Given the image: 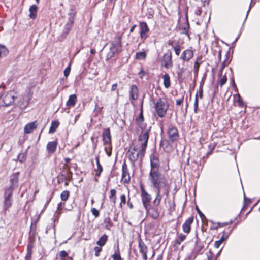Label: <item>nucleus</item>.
Returning a JSON list of instances; mask_svg holds the SVG:
<instances>
[{
  "label": "nucleus",
  "instance_id": "1",
  "mask_svg": "<svg viewBox=\"0 0 260 260\" xmlns=\"http://www.w3.org/2000/svg\"><path fill=\"white\" fill-rule=\"evenodd\" d=\"M149 179L152 184L153 190L156 193V198L153 201V204L159 205L163 196H168L170 185L164 175L159 171H151Z\"/></svg>",
  "mask_w": 260,
  "mask_h": 260
},
{
  "label": "nucleus",
  "instance_id": "2",
  "mask_svg": "<svg viewBox=\"0 0 260 260\" xmlns=\"http://www.w3.org/2000/svg\"><path fill=\"white\" fill-rule=\"evenodd\" d=\"M149 138V131L143 130L141 133L139 139V145L129 149L127 154L132 161H136L139 157L142 159L144 156Z\"/></svg>",
  "mask_w": 260,
  "mask_h": 260
},
{
  "label": "nucleus",
  "instance_id": "3",
  "mask_svg": "<svg viewBox=\"0 0 260 260\" xmlns=\"http://www.w3.org/2000/svg\"><path fill=\"white\" fill-rule=\"evenodd\" d=\"M121 39L120 36H117L114 38V40L110 43V47L106 56L107 60L110 59L116 54H117L121 51L122 47Z\"/></svg>",
  "mask_w": 260,
  "mask_h": 260
},
{
  "label": "nucleus",
  "instance_id": "4",
  "mask_svg": "<svg viewBox=\"0 0 260 260\" xmlns=\"http://www.w3.org/2000/svg\"><path fill=\"white\" fill-rule=\"evenodd\" d=\"M15 93L10 91L4 93L0 95V108L11 105L15 99Z\"/></svg>",
  "mask_w": 260,
  "mask_h": 260
},
{
  "label": "nucleus",
  "instance_id": "5",
  "mask_svg": "<svg viewBox=\"0 0 260 260\" xmlns=\"http://www.w3.org/2000/svg\"><path fill=\"white\" fill-rule=\"evenodd\" d=\"M156 111L160 117H164L169 108L168 103L164 100L159 99L155 105Z\"/></svg>",
  "mask_w": 260,
  "mask_h": 260
},
{
  "label": "nucleus",
  "instance_id": "6",
  "mask_svg": "<svg viewBox=\"0 0 260 260\" xmlns=\"http://www.w3.org/2000/svg\"><path fill=\"white\" fill-rule=\"evenodd\" d=\"M13 191L11 189H6L4 194V208L7 210L12 206Z\"/></svg>",
  "mask_w": 260,
  "mask_h": 260
},
{
  "label": "nucleus",
  "instance_id": "7",
  "mask_svg": "<svg viewBox=\"0 0 260 260\" xmlns=\"http://www.w3.org/2000/svg\"><path fill=\"white\" fill-rule=\"evenodd\" d=\"M141 199L143 206L145 208H147L148 207V205H150V202L151 200V195L148 193L142 185L141 186Z\"/></svg>",
  "mask_w": 260,
  "mask_h": 260
},
{
  "label": "nucleus",
  "instance_id": "8",
  "mask_svg": "<svg viewBox=\"0 0 260 260\" xmlns=\"http://www.w3.org/2000/svg\"><path fill=\"white\" fill-rule=\"evenodd\" d=\"M152 206L151 205H148L147 208H145L147 211V214L153 218V219H157L159 216V212L158 211L157 206L158 205H155Z\"/></svg>",
  "mask_w": 260,
  "mask_h": 260
},
{
  "label": "nucleus",
  "instance_id": "9",
  "mask_svg": "<svg viewBox=\"0 0 260 260\" xmlns=\"http://www.w3.org/2000/svg\"><path fill=\"white\" fill-rule=\"evenodd\" d=\"M19 172H16L13 173L10 177V186L7 189H11V190L16 188L18 186Z\"/></svg>",
  "mask_w": 260,
  "mask_h": 260
},
{
  "label": "nucleus",
  "instance_id": "10",
  "mask_svg": "<svg viewBox=\"0 0 260 260\" xmlns=\"http://www.w3.org/2000/svg\"><path fill=\"white\" fill-rule=\"evenodd\" d=\"M140 36L141 40L144 41L148 37V32L149 29L147 23L145 22H142L140 23Z\"/></svg>",
  "mask_w": 260,
  "mask_h": 260
},
{
  "label": "nucleus",
  "instance_id": "11",
  "mask_svg": "<svg viewBox=\"0 0 260 260\" xmlns=\"http://www.w3.org/2000/svg\"><path fill=\"white\" fill-rule=\"evenodd\" d=\"M162 64L166 68H169L173 66L172 61V54L171 52L166 53L163 56Z\"/></svg>",
  "mask_w": 260,
  "mask_h": 260
},
{
  "label": "nucleus",
  "instance_id": "12",
  "mask_svg": "<svg viewBox=\"0 0 260 260\" xmlns=\"http://www.w3.org/2000/svg\"><path fill=\"white\" fill-rule=\"evenodd\" d=\"M168 134L169 139L172 142H174L177 140L179 138L178 131L177 128H176L174 127H170L168 129Z\"/></svg>",
  "mask_w": 260,
  "mask_h": 260
},
{
  "label": "nucleus",
  "instance_id": "13",
  "mask_svg": "<svg viewBox=\"0 0 260 260\" xmlns=\"http://www.w3.org/2000/svg\"><path fill=\"white\" fill-rule=\"evenodd\" d=\"M151 161V171H158V168L159 167V160L156 156L154 154H152L150 156Z\"/></svg>",
  "mask_w": 260,
  "mask_h": 260
},
{
  "label": "nucleus",
  "instance_id": "14",
  "mask_svg": "<svg viewBox=\"0 0 260 260\" xmlns=\"http://www.w3.org/2000/svg\"><path fill=\"white\" fill-rule=\"evenodd\" d=\"M102 137L104 144L107 145L108 146H110L111 143V138L109 128H108L104 130Z\"/></svg>",
  "mask_w": 260,
  "mask_h": 260
},
{
  "label": "nucleus",
  "instance_id": "15",
  "mask_svg": "<svg viewBox=\"0 0 260 260\" xmlns=\"http://www.w3.org/2000/svg\"><path fill=\"white\" fill-rule=\"evenodd\" d=\"M129 100L132 102V101L135 100L138 98V88L137 87L133 85L130 87V90L129 91Z\"/></svg>",
  "mask_w": 260,
  "mask_h": 260
},
{
  "label": "nucleus",
  "instance_id": "16",
  "mask_svg": "<svg viewBox=\"0 0 260 260\" xmlns=\"http://www.w3.org/2000/svg\"><path fill=\"white\" fill-rule=\"evenodd\" d=\"M193 221V217H189L182 225V229L186 234L189 233L191 230L190 225Z\"/></svg>",
  "mask_w": 260,
  "mask_h": 260
},
{
  "label": "nucleus",
  "instance_id": "17",
  "mask_svg": "<svg viewBox=\"0 0 260 260\" xmlns=\"http://www.w3.org/2000/svg\"><path fill=\"white\" fill-rule=\"evenodd\" d=\"M139 248L140 252L142 254L143 259L147 260V247L142 240H140L139 242Z\"/></svg>",
  "mask_w": 260,
  "mask_h": 260
},
{
  "label": "nucleus",
  "instance_id": "18",
  "mask_svg": "<svg viewBox=\"0 0 260 260\" xmlns=\"http://www.w3.org/2000/svg\"><path fill=\"white\" fill-rule=\"evenodd\" d=\"M122 181L124 183H128L130 181V176L126 164L122 166Z\"/></svg>",
  "mask_w": 260,
  "mask_h": 260
},
{
  "label": "nucleus",
  "instance_id": "19",
  "mask_svg": "<svg viewBox=\"0 0 260 260\" xmlns=\"http://www.w3.org/2000/svg\"><path fill=\"white\" fill-rule=\"evenodd\" d=\"M193 51L192 50L187 49L183 52L181 56V58L184 61H188L193 57Z\"/></svg>",
  "mask_w": 260,
  "mask_h": 260
},
{
  "label": "nucleus",
  "instance_id": "20",
  "mask_svg": "<svg viewBox=\"0 0 260 260\" xmlns=\"http://www.w3.org/2000/svg\"><path fill=\"white\" fill-rule=\"evenodd\" d=\"M36 121L30 122L25 125L24 131L25 134L30 133L34 129L37 127Z\"/></svg>",
  "mask_w": 260,
  "mask_h": 260
},
{
  "label": "nucleus",
  "instance_id": "21",
  "mask_svg": "<svg viewBox=\"0 0 260 260\" xmlns=\"http://www.w3.org/2000/svg\"><path fill=\"white\" fill-rule=\"evenodd\" d=\"M57 143L56 141L50 142L47 145V150L50 153H54L56 151Z\"/></svg>",
  "mask_w": 260,
  "mask_h": 260
},
{
  "label": "nucleus",
  "instance_id": "22",
  "mask_svg": "<svg viewBox=\"0 0 260 260\" xmlns=\"http://www.w3.org/2000/svg\"><path fill=\"white\" fill-rule=\"evenodd\" d=\"M38 7L36 5H33L31 6L29 9V16L31 19H35L36 18Z\"/></svg>",
  "mask_w": 260,
  "mask_h": 260
},
{
  "label": "nucleus",
  "instance_id": "23",
  "mask_svg": "<svg viewBox=\"0 0 260 260\" xmlns=\"http://www.w3.org/2000/svg\"><path fill=\"white\" fill-rule=\"evenodd\" d=\"M77 100V96L76 94H72L70 95L68 100L67 102L66 105L68 106H74Z\"/></svg>",
  "mask_w": 260,
  "mask_h": 260
},
{
  "label": "nucleus",
  "instance_id": "24",
  "mask_svg": "<svg viewBox=\"0 0 260 260\" xmlns=\"http://www.w3.org/2000/svg\"><path fill=\"white\" fill-rule=\"evenodd\" d=\"M162 79L164 86L166 88H168L170 86V78L169 75L166 73L163 75Z\"/></svg>",
  "mask_w": 260,
  "mask_h": 260
},
{
  "label": "nucleus",
  "instance_id": "25",
  "mask_svg": "<svg viewBox=\"0 0 260 260\" xmlns=\"http://www.w3.org/2000/svg\"><path fill=\"white\" fill-rule=\"evenodd\" d=\"M96 162L97 165V169L95 171V176L97 177H100L101 173L103 171V168L101 165L100 163L99 158V157H96Z\"/></svg>",
  "mask_w": 260,
  "mask_h": 260
},
{
  "label": "nucleus",
  "instance_id": "26",
  "mask_svg": "<svg viewBox=\"0 0 260 260\" xmlns=\"http://www.w3.org/2000/svg\"><path fill=\"white\" fill-rule=\"evenodd\" d=\"M8 53L9 50L5 46L0 44V57H5Z\"/></svg>",
  "mask_w": 260,
  "mask_h": 260
},
{
  "label": "nucleus",
  "instance_id": "27",
  "mask_svg": "<svg viewBox=\"0 0 260 260\" xmlns=\"http://www.w3.org/2000/svg\"><path fill=\"white\" fill-rule=\"evenodd\" d=\"M110 201H111L114 205L116 202V190L112 189L110 190V195L109 196Z\"/></svg>",
  "mask_w": 260,
  "mask_h": 260
},
{
  "label": "nucleus",
  "instance_id": "28",
  "mask_svg": "<svg viewBox=\"0 0 260 260\" xmlns=\"http://www.w3.org/2000/svg\"><path fill=\"white\" fill-rule=\"evenodd\" d=\"M108 239V237L106 234L103 235L97 241V244L99 245L100 246H103Z\"/></svg>",
  "mask_w": 260,
  "mask_h": 260
},
{
  "label": "nucleus",
  "instance_id": "29",
  "mask_svg": "<svg viewBox=\"0 0 260 260\" xmlns=\"http://www.w3.org/2000/svg\"><path fill=\"white\" fill-rule=\"evenodd\" d=\"M186 239V236L183 234H180L177 239H176V244L180 245L185 239Z\"/></svg>",
  "mask_w": 260,
  "mask_h": 260
},
{
  "label": "nucleus",
  "instance_id": "30",
  "mask_svg": "<svg viewBox=\"0 0 260 260\" xmlns=\"http://www.w3.org/2000/svg\"><path fill=\"white\" fill-rule=\"evenodd\" d=\"M70 195V191L68 190H64L62 192V193L60 194V198L62 201H66Z\"/></svg>",
  "mask_w": 260,
  "mask_h": 260
},
{
  "label": "nucleus",
  "instance_id": "31",
  "mask_svg": "<svg viewBox=\"0 0 260 260\" xmlns=\"http://www.w3.org/2000/svg\"><path fill=\"white\" fill-rule=\"evenodd\" d=\"M146 57V53L144 51L139 52L136 53V57L137 59H145Z\"/></svg>",
  "mask_w": 260,
  "mask_h": 260
},
{
  "label": "nucleus",
  "instance_id": "32",
  "mask_svg": "<svg viewBox=\"0 0 260 260\" xmlns=\"http://www.w3.org/2000/svg\"><path fill=\"white\" fill-rule=\"evenodd\" d=\"M234 98L235 102H237L239 106H243L244 105L242 99L239 94L234 95Z\"/></svg>",
  "mask_w": 260,
  "mask_h": 260
},
{
  "label": "nucleus",
  "instance_id": "33",
  "mask_svg": "<svg viewBox=\"0 0 260 260\" xmlns=\"http://www.w3.org/2000/svg\"><path fill=\"white\" fill-rule=\"evenodd\" d=\"M59 125V123L58 121H53L51 123V127L50 128V133H54L56 129L57 128V127Z\"/></svg>",
  "mask_w": 260,
  "mask_h": 260
},
{
  "label": "nucleus",
  "instance_id": "34",
  "mask_svg": "<svg viewBox=\"0 0 260 260\" xmlns=\"http://www.w3.org/2000/svg\"><path fill=\"white\" fill-rule=\"evenodd\" d=\"M120 206L121 207H122L123 205H125L126 202V196L124 194H122L120 196Z\"/></svg>",
  "mask_w": 260,
  "mask_h": 260
},
{
  "label": "nucleus",
  "instance_id": "35",
  "mask_svg": "<svg viewBox=\"0 0 260 260\" xmlns=\"http://www.w3.org/2000/svg\"><path fill=\"white\" fill-rule=\"evenodd\" d=\"M112 258L113 260H121V258L118 249L117 250V251L112 255Z\"/></svg>",
  "mask_w": 260,
  "mask_h": 260
},
{
  "label": "nucleus",
  "instance_id": "36",
  "mask_svg": "<svg viewBox=\"0 0 260 260\" xmlns=\"http://www.w3.org/2000/svg\"><path fill=\"white\" fill-rule=\"evenodd\" d=\"M32 98V94L30 92L27 93L24 96V100L26 102V106H27Z\"/></svg>",
  "mask_w": 260,
  "mask_h": 260
},
{
  "label": "nucleus",
  "instance_id": "37",
  "mask_svg": "<svg viewBox=\"0 0 260 260\" xmlns=\"http://www.w3.org/2000/svg\"><path fill=\"white\" fill-rule=\"evenodd\" d=\"M198 104L199 101L198 98V94H196L194 103V111L195 113H197V110L198 109Z\"/></svg>",
  "mask_w": 260,
  "mask_h": 260
},
{
  "label": "nucleus",
  "instance_id": "38",
  "mask_svg": "<svg viewBox=\"0 0 260 260\" xmlns=\"http://www.w3.org/2000/svg\"><path fill=\"white\" fill-rule=\"evenodd\" d=\"M228 80V78L226 75H224L220 79L219 81V84L221 87L225 84Z\"/></svg>",
  "mask_w": 260,
  "mask_h": 260
},
{
  "label": "nucleus",
  "instance_id": "39",
  "mask_svg": "<svg viewBox=\"0 0 260 260\" xmlns=\"http://www.w3.org/2000/svg\"><path fill=\"white\" fill-rule=\"evenodd\" d=\"M31 254H32L31 250L28 248V250H27V253L25 257V260H31Z\"/></svg>",
  "mask_w": 260,
  "mask_h": 260
},
{
  "label": "nucleus",
  "instance_id": "40",
  "mask_svg": "<svg viewBox=\"0 0 260 260\" xmlns=\"http://www.w3.org/2000/svg\"><path fill=\"white\" fill-rule=\"evenodd\" d=\"M65 205V203L63 202H60L58 204L57 207V211H56V213L58 211V214H60V210H62V209L64 207Z\"/></svg>",
  "mask_w": 260,
  "mask_h": 260
},
{
  "label": "nucleus",
  "instance_id": "41",
  "mask_svg": "<svg viewBox=\"0 0 260 260\" xmlns=\"http://www.w3.org/2000/svg\"><path fill=\"white\" fill-rule=\"evenodd\" d=\"M65 205V203L63 202H60L58 204L57 207V211H56V213L58 211V214H60V210H62V209L64 207Z\"/></svg>",
  "mask_w": 260,
  "mask_h": 260
},
{
  "label": "nucleus",
  "instance_id": "42",
  "mask_svg": "<svg viewBox=\"0 0 260 260\" xmlns=\"http://www.w3.org/2000/svg\"><path fill=\"white\" fill-rule=\"evenodd\" d=\"M200 63L196 61L194 62L193 67V71L195 74H197L199 71Z\"/></svg>",
  "mask_w": 260,
  "mask_h": 260
},
{
  "label": "nucleus",
  "instance_id": "43",
  "mask_svg": "<svg viewBox=\"0 0 260 260\" xmlns=\"http://www.w3.org/2000/svg\"><path fill=\"white\" fill-rule=\"evenodd\" d=\"M101 251L102 248L101 247H95L94 248L95 255L97 257L99 256Z\"/></svg>",
  "mask_w": 260,
  "mask_h": 260
},
{
  "label": "nucleus",
  "instance_id": "44",
  "mask_svg": "<svg viewBox=\"0 0 260 260\" xmlns=\"http://www.w3.org/2000/svg\"><path fill=\"white\" fill-rule=\"evenodd\" d=\"M91 212L92 214L95 217H97L99 216V211L96 209L95 208H92L91 210Z\"/></svg>",
  "mask_w": 260,
  "mask_h": 260
},
{
  "label": "nucleus",
  "instance_id": "45",
  "mask_svg": "<svg viewBox=\"0 0 260 260\" xmlns=\"http://www.w3.org/2000/svg\"><path fill=\"white\" fill-rule=\"evenodd\" d=\"M175 52L177 55H179L180 52V47L179 45H177L174 47Z\"/></svg>",
  "mask_w": 260,
  "mask_h": 260
},
{
  "label": "nucleus",
  "instance_id": "46",
  "mask_svg": "<svg viewBox=\"0 0 260 260\" xmlns=\"http://www.w3.org/2000/svg\"><path fill=\"white\" fill-rule=\"evenodd\" d=\"M70 71H71V68L69 66L68 67H67L64 71V75L66 77H67L70 73Z\"/></svg>",
  "mask_w": 260,
  "mask_h": 260
},
{
  "label": "nucleus",
  "instance_id": "47",
  "mask_svg": "<svg viewBox=\"0 0 260 260\" xmlns=\"http://www.w3.org/2000/svg\"><path fill=\"white\" fill-rule=\"evenodd\" d=\"M68 255V253L66 251H61L59 252V256L61 258H64L66 257Z\"/></svg>",
  "mask_w": 260,
  "mask_h": 260
},
{
  "label": "nucleus",
  "instance_id": "48",
  "mask_svg": "<svg viewBox=\"0 0 260 260\" xmlns=\"http://www.w3.org/2000/svg\"><path fill=\"white\" fill-rule=\"evenodd\" d=\"M198 94V97L199 96L200 99H202L203 96V90L202 87H200L198 92L197 93Z\"/></svg>",
  "mask_w": 260,
  "mask_h": 260
},
{
  "label": "nucleus",
  "instance_id": "49",
  "mask_svg": "<svg viewBox=\"0 0 260 260\" xmlns=\"http://www.w3.org/2000/svg\"><path fill=\"white\" fill-rule=\"evenodd\" d=\"M71 175H72V173L71 172H69V174H68V179L66 177V183H65V185L66 186H68V181H69L70 180V178H71Z\"/></svg>",
  "mask_w": 260,
  "mask_h": 260
},
{
  "label": "nucleus",
  "instance_id": "50",
  "mask_svg": "<svg viewBox=\"0 0 260 260\" xmlns=\"http://www.w3.org/2000/svg\"><path fill=\"white\" fill-rule=\"evenodd\" d=\"M184 100V97L182 96L180 99H177L176 100V105L178 106L180 105L183 102Z\"/></svg>",
  "mask_w": 260,
  "mask_h": 260
},
{
  "label": "nucleus",
  "instance_id": "51",
  "mask_svg": "<svg viewBox=\"0 0 260 260\" xmlns=\"http://www.w3.org/2000/svg\"><path fill=\"white\" fill-rule=\"evenodd\" d=\"M136 120L139 122H141L143 121V117L142 112H141L139 116L136 119Z\"/></svg>",
  "mask_w": 260,
  "mask_h": 260
},
{
  "label": "nucleus",
  "instance_id": "52",
  "mask_svg": "<svg viewBox=\"0 0 260 260\" xmlns=\"http://www.w3.org/2000/svg\"><path fill=\"white\" fill-rule=\"evenodd\" d=\"M221 243H222V240L216 241H215V242L214 243V246L216 248H218L220 247Z\"/></svg>",
  "mask_w": 260,
  "mask_h": 260
},
{
  "label": "nucleus",
  "instance_id": "53",
  "mask_svg": "<svg viewBox=\"0 0 260 260\" xmlns=\"http://www.w3.org/2000/svg\"><path fill=\"white\" fill-rule=\"evenodd\" d=\"M226 66V62L225 61H224L222 62V67L221 68V69H220V73H219V75L220 76L222 75V71L223 70V69L224 68V67Z\"/></svg>",
  "mask_w": 260,
  "mask_h": 260
},
{
  "label": "nucleus",
  "instance_id": "54",
  "mask_svg": "<svg viewBox=\"0 0 260 260\" xmlns=\"http://www.w3.org/2000/svg\"><path fill=\"white\" fill-rule=\"evenodd\" d=\"M18 159H19V161L21 162H22L24 159H25L24 157V154H20L18 156Z\"/></svg>",
  "mask_w": 260,
  "mask_h": 260
},
{
  "label": "nucleus",
  "instance_id": "55",
  "mask_svg": "<svg viewBox=\"0 0 260 260\" xmlns=\"http://www.w3.org/2000/svg\"><path fill=\"white\" fill-rule=\"evenodd\" d=\"M197 211L202 220L205 218L204 215L199 210L198 208H197Z\"/></svg>",
  "mask_w": 260,
  "mask_h": 260
},
{
  "label": "nucleus",
  "instance_id": "56",
  "mask_svg": "<svg viewBox=\"0 0 260 260\" xmlns=\"http://www.w3.org/2000/svg\"><path fill=\"white\" fill-rule=\"evenodd\" d=\"M195 13H196V14L197 15H201V13H202V11H201V8H198V9L196 11Z\"/></svg>",
  "mask_w": 260,
  "mask_h": 260
},
{
  "label": "nucleus",
  "instance_id": "57",
  "mask_svg": "<svg viewBox=\"0 0 260 260\" xmlns=\"http://www.w3.org/2000/svg\"><path fill=\"white\" fill-rule=\"evenodd\" d=\"M127 206L128 207L131 209H132L133 208V204L130 202V198H129L128 200L127 201Z\"/></svg>",
  "mask_w": 260,
  "mask_h": 260
},
{
  "label": "nucleus",
  "instance_id": "58",
  "mask_svg": "<svg viewBox=\"0 0 260 260\" xmlns=\"http://www.w3.org/2000/svg\"><path fill=\"white\" fill-rule=\"evenodd\" d=\"M217 224L218 226H224L227 225L229 223L227 222H224V223L218 222Z\"/></svg>",
  "mask_w": 260,
  "mask_h": 260
},
{
  "label": "nucleus",
  "instance_id": "59",
  "mask_svg": "<svg viewBox=\"0 0 260 260\" xmlns=\"http://www.w3.org/2000/svg\"><path fill=\"white\" fill-rule=\"evenodd\" d=\"M117 87V83H115L114 84L112 85V87H111V90L112 91H114L116 89Z\"/></svg>",
  "mask_w": 260,
  "mask_h": 260
},
{
  "label": "nucleus",
  "instance_id": "60",
  "mask_svg": "<svg viewBox=\"0 0 260 260\" xmlns=\"http://www.w3.org/2000/svg\"><path fill=\"white\" fill-rule=\"evenodd\" d=\"M79 115H77L75 117L74 121V122L72 123V124L74 125L76 123L77 121L78 120V119L79 118Z\"/></svg>",
  "mask_w": 260,
  "mask_h": 260
},
{
  "label": "nucleus",
  "instance_id": "61",
  "mask_svg": "<svg viewBox=\"0 0 260 260\" xmlns=\"http://www.w3.org/2000/svg\"><path fill=\"white\" fill-rule=\"evenodd\" d=\"M136 26V25H133V26L131 27V28H130V32H133L134 31V29H135V28Z\"/></svg>",
  "mask_w": 260,
  "mask_h": 260
},
{
  "label": "nucleus",
  "instance_id": "62",
  "mask_svg": "<svg viewBox=\"0 0 260 260\" xmlns=\"http://www.w3.org/2000/svg\"><path fill=\"white\" fill-rule=\"evenodd\" d=\"M156 260H162V255L161 254L157 256Z\"/></svg>",
  "mask_w": 260,
  "mask_h": 260
},
{
  "label": "nucleus",
  "instance_id": "63",
  "mask_svg": "<svg viewBox=\"0 0 260 260\" xmlns=\"http://www.w3.org/2000/svg\"><path fill=\"white\" fill-rule=\"evenodd\" d=\"M90 53H91V54H94L95 53V50H94V49H91L90 50Z\"/></svg>",
  "mask_w": 260,
  "mask_h": 260
},
{
  "label": "nucleus",
  "instance_id": "64",
  "mask_svg": "<svg viewBox=\"0 0 260 260\" xmlns=\"http://www.w3.org/2000/svg\"><path fill=\"white\" fill-rule=\"evenodd\" d=\"M207 256H208V260H212V257L210 255H207Z\"/></svg>",
  "mask_w": 260,
  "mask_h": 260
}]
</instances>
